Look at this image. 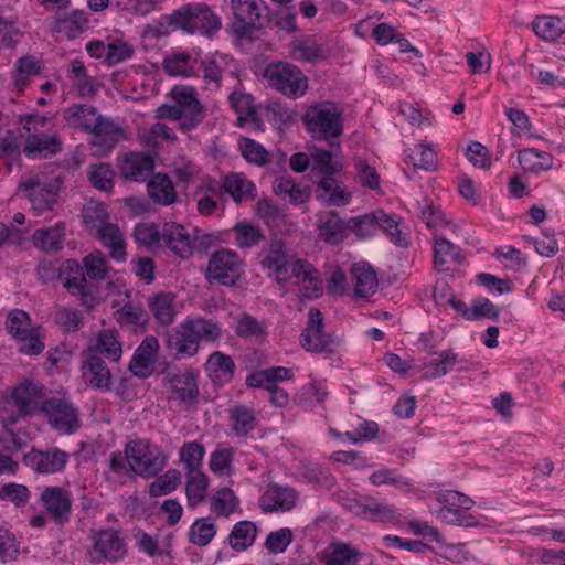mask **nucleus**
I'll list each match as a JSON object with an SVG mask.
<instances>
[{
  "label": "nucleus",
  "instance_id": "37998d69",
  "mask_svg": "<svg viewBox=\"0 0 565 565\" xmlns=\"http://www.w3.org/2000/svg\"><path fill=\"white\" fill-rule=\"evenodd\" d=\"M534 33L544 41H556L565 33V21L558 17H536L532 23Z\"/></svg>",
  "mask_w": 565,
  "mask_h": 565
},
{
  "label": "nucleus",
  "instance_id": "3c124183",
  "mask_svg": "<svg viewBox=\"0 0 565 565\" xmlns=\"http://www.w3.org/2000/svg\"><path fill=\"white\" fill-rule=\"evenodd\" d=\"M96 351L110 361H119L122 348L117 331L111 329L102 330L96 339Z\"/></svg>",
  "mask_w": 565,
  "mask_h": 565
},
{
  "label": "nucleus",
  "instance_id": "9d476101",
  "mask_svg": "<svg viewBox=\"0 0 565 565\" xmlns=\"http://www.w3.org/2000/svg\"><path fill=\"white\" fill-rule=\"evenodd\" d=\"M243 273V262L238 254L231 249L213 253L207 262L205 278L211 284L234 286Z\"/></svg>",
  "mask_w": 565,
  "mask_h": 565
},
{
  "label": "nucleus",
  "instance_id": "a211bd4d",
  "mask_svg": "<svg viewBox=\"0 0 565 565\" xmlns=\"http://www.w3.org/2000/svg\"><path fill=\"white\" fill-rule=\"evenodd\" d=\"M363 507L362 520L391 525H404L405 523V518L397 509L382 499L364 495Z\"/></svg>",
  "mask_w": 565,
  "mask_h": 565
},
{
  "label": "nucleus",
  "instance_id": "aec40b11",
  "mask_svg": "<svg viewBox=\"0 0 565 565\" xmlns=\"http://www.w3.org/2000/svg\"><path fill=\"white\" fill-rule=\"evenodd\" d=\"M66 237V223L60 221L53 226L41 227L31 236L35 248L44 253H58L64 248Z\"/></svg>",
  "mask_w": 565,
  "mask_h": 565
},
{
  "label": "nucleus",
  "instance_id": "09e8293b",
  "mask_svg": "<svg viewBox=\"0 0 565 565\" xmlns=\"http://www.w3.org/2000/svg\"><path fill=\"white\" fill-rule=\"evenodd\" d=\"M518 159L524 170L536 173L551 169L553 164V157L548 152L535 148H525L519 151Z\"/></svg>",
  "mask_w": 565,
  "mask_h": 565
},
{
  "label": "nucleus",
  "instance_id": "f03ea898",
  "mask_svg": "<svg viewBox=\"0 0 565 565\" xmlns=\"http://www.w3.org/2000/svg\"><path fill=\"white\" fill-rule=\"evenodd\" d=\"M303 122L312 137L318 140H332L342 135V111L331 102L310 106L303 116ZM330 146L340 150L339 142L330 141Z\"/></svg>",
  "mask_w": 565,
  "mask_h": 565
},
{
  "label": "nucleus",
  "instance_id": "49530a36",
  "mask_svg": "<svg viewBox=\"0 0 565 565\" xmlns=\"http://www.w3.org/2000/svg\"><path fill=\"white\" fill-rule=\"evenodd\" d=\"M130 458L126 454L120 451L111 452L108 459V472L107 480L116 483L124 484L130 480L135 472L129 466Z\"/></svg>",
  "mask_w": 565,
  "mask_h": 565
},
{
  "label": "nucleus",
  "instance_id": "680f3d73",
  "mask_svg": "<svg viewBox=\"0 0 565 565\" xmlns=\"http://www.w3.org/2000/svg\"><path fill=\"white\" fill-rule=\"evenodd\" d=\"M216 534V525L210 518L194 521L189 531V541L196 546H206Z\"/></svg>",
  "mask_w": 565,
  "mask_h": 565
},
{
  "label": "nucleus",
  "instance_id": "4d7b16f0",
  "mask_svg": "<svg viewBox=\"0 0 565 565\" xmlns=\"http://www.w3.org/2000/svg\"><path fill=\"white\" fill-rule=\"evenodd\" d=\"M204 455L205 448L201 443L196 440L184 443L180 449V460L184 465L185 472L193 473L202 470Z\"/></svg>",
  "mask_w": 565,
  "mask_h": 565
},
{
  "label": "nucleus",
  "instance_id": "f257e3e1",
  "mask_svg": "<svg viewBox=\"0 0 565 565\" xmlns=\"http://www.w3.org/2000/svg\"><path fill=\"white\" fill-rule=\"evenodd\" d=\"M172 105L163 104L156 109V117L179 121V129L188 132L204 119V108L192 86L175 85L171 89Z\"/></svg>",
  "mask_w": 565,
  "mask_h": 565
},
{
  "label": "nucleus",
  "instance_id": "2f4dec72",
  "mask_svg": "<svg viewBox=\"0 0 565 565\" xmlns=\"http://www.w3.org/2000/svg\"><path fill=\"white\" fill-rule=\"evenodd\" d=\"M148 307L161 326H170L177 315L175 297L171 292H158L148 299Z\"/></svg>",
  "mask_w": 565,
  "mask_h": 565
},
{
  "label": "nucleus",
  "instance_id": "f704fd0d",
  "mask_svg": "<svg viewBox=\"0 0 565 565\" xmlns=\"http://www.w3.org/2000/svg\"><path fill=\"white\" fill-rule=\"evenodd\" d=\"M352 284L356 297L367 298L376 291V273L365 263L356 264L352 268Z\"/></svg>",
  "mask_w": 565,
  "mask_h": 565
},
{
  "label": "nucleus",
  "instance_id": "603ef678",
  "mask_svg": "<svg viewBox=\"0 0 565 565\" xmlns=\"http://www.w3.org/2000/svg\"><path fill=\"white\" fill-rule=\"evenodd\" d=\"M458 363V355L452 350H445L434 358L425 362V377L437 379L446 375Z\"/></svg>",
  "mask_w": 565,
  "mask_h": 565
},
{
  "label": "nucleus",
  "instance_id": "f8f14e48",
  "mask_svg": "<svg viewBox=\"0 0 565 565\" xmlns=\"http://www.w3.org/2000/svg\"><path fill=\"white\" fill-rule=\"evenodd\" d=\"M62 282L66 291L79 299L81 306L92 309L90 302L94 285L88 281L78 260L68 258L62 262Z\"/></svg>",
  "mask_w": 565,
  "mask_h": 565
},
{
  "label": "nucleus",
  "instance_id": "b1692460",
  "mask_svg": "<svg viewBox=\"0 0 565 565\" xmlns=\"http://www.w3.org/2000/svg\"><path fill=\"white\" fill-rule=\"evenodd\" d=\"M316 199L329 206H343L350 202L351 193L333 175H327L317 183Z\"/></svg>",
  "mask_w": 565,
  "mask_h": 565
},
{
  "label": "nucleus",
  "instance_id": "c03bdc74",
  "mask_svg": "<svg viewBox=\"0 0 565 565\" xmlns=\"http://www.w3.org/2000/svg\"><path fill=\"white\" fill-rule=\"evenodd\" d=\"M417 204L420 218L428 228L439 231L449 226L452 232H456L458 226L451 224V221L446 217L445 213L438 206H435L427 198Z\"/></svg>",
  "mask_w": 565,
  "mask_h": 565
},
{
  "label": "nucleus",
  "instance_id": "052dcab7",
  "mask_svg": "<svg viewBox=\"0 0 565 565\" xmlns=\"http://www.w3.org/2000/svg\"><path fill=\"white\" fill-rule=\"evenodd\" d=\"M234 241L239 248L258 245L265 237L262 230L248 222H239L233 228Z\"/></svg>",
  "mask_w": 565,
  "mask_h": 565
},
{
  "label": "nucleus",
  "instance_id": "4c0bfd02",
  "mask_svg": "<svg viewBox=\"0 0 565 565\" xmlns=\"http://www.w3.org/2000/svg\"><path fill=\"white\" fill-rule=\"evenodd\" d=\"M88 13L84 10H74L56 19L55 30L65 33L70 39H75L88 29Z\"/></svg>",
  "mask_w": 565,
  "mask_h": 565
},
{
  "label": "nucleus",
  "instance_id": "79ce46f5",
  "mask_svg": "<svg viewBox=\"0 0 565 565\" xmlns=\"http://www.w3.org/2000/svg\"><path fill=\"white\" fill-rule=\"evenodd\" d=\"M89 373V384L93 388L99 391H110L111 373L105 361L96 355L89 356L84 365Z\"/></svg>",
  "mask_w": 565,
  "mask_h": 565
},
{
  "label": "nucleus",
  "instance_id": "423d86ee",
  "mask_svg": "<svg viewBox=\"0 0 565 565\" xmlns=\"http://www.w3.org/2000/svg\"><path fill=\"white\" fill-rule=\"evenodd\" d=\"M260 265L269 278L279 285L287 284L294 273V264L300 258L287 248L282 239H271L260 253Z\"/></svg>",
  "mask_w": 565,
  "mask_h": 565
},
{
  "label": "nucleus",
  "instance_id": "ea45409f",
  "mask_svg": "<svg viewBox=\"0 0 565 565\" xmlns=\"http://www.w3.org/2000/svg\"><path fill=\"white\" fill-rule=\"evenodd\" d=\"M230 423L233 433L238 437H245L256 427L255 411L245 405H236L230 409Z\"/></svg>",
  "mask_w": 565,
  "mask_h": 565
},
{
  "label": "nucleus",
  "instance_id": "a18cd8bd",
  "mask_svg": "<svg viewBox=\"0 0 565 565\" xmlns=\"http://www.w3.org/2000/svg\"><path fill=\"white\" fill-rule=\"evenodd\" d=\"M185 478L188 505L194 508L205 499L210 480L202 470L193 473L185 472Z\"/></svg>",
  "mask_w": 565,
  "mask_h": 565
},
{
  "label": "nucleus",
  "instance_id": "4be33fe9",
  "mask_svg": "<svg viewBox=\"0 0 565 565\" xmlns=\"http://www.w3.org/2000/svg\"><path fill=\"white\" fill-rule=\"evenodd\" d=\"M154 169L153 158L143 152H129L120 163L122 177L130 181L143 182Z\"/></svg>",
  "mask_w": 565,
  "mask_h": 565
},
{
  "label": "nucleus",
  "instance_id": "6e6d98bb",
  "mask_svg": "<svg viewBox=\"0 0 565 565\" xmlns=\"http://www.w3.org/2000/svg\"><path fill=\"white\" fill-rule=\"evenodd\" d=\"M191 60L186 52L172 53L164 57L162 67L169 75L191 77L195 74Z\"/></svg>",
  "mask_w": 565,
  "mask_h": 565
},
{
  "label": "nucleus",
  "instance_id": "39448f33",
  "mask_svg": "<svg viewBox=\"0 0 565 565\" xmlns=\"http://www.w3.org/2000/svg\"><path fill=\"white\" fill-rule=\"evenodd\" d=\"M126 454L130 458L129 466L135 475L151 478L167 466V456L162 449L147 439H138L126 445Z\"/></svg>",
  "mask_w": 565,
  "mask_h": 565
},
{
  "label": "nucleus",
  "instance_id": "4468645a",
  "mask_svg": "<svg viewBox=\"0 0 565 565\" xmlns=\"http://www.w3.org/2000/svg\"><path fill=\"white\" fill-rule=\"evenodd\" d=\"M68 460L70 455L57 447H51L45 450L32 448L23 458L24 463L29 468L43 475H52L62 471Z\"/></svg>",
  "mask_w": 565,
  "mask_h": 565
},
{
  "label": "nucleus",
  "instance_id": "20e7f679",
  "mask_svg": "<svg viewBox=\"0 0 565 565\" xmlns=\"http://www.w3.org/2000/svg\"><path fill=\"white\" fill-rule=\"evenodd\" d=\"M264 76L269 86L288 98H299L308 90V77L296 65L288 62H274L266 66Z\"/></svg>",
  "mask_w": 565,
  "mask_h": 565
},
{
  "label": "nucleus",
  "instance_id": "6e6552de",
  "mask_svg": "<svg viewBox=\"0 0 565 565\" xmlns=\"http://www.w3.org/2000/svg\"><path fill=\"white\" fill-rule=\"evenodd\" d=\"M92 545L88 550L90 563H116L127 555V542L118 530L113 527L92 531Z\"/></svg>",
  "mask_w": 565,
  "mask_h": 565
},
{
  "label": "nucleus",
  "instance_id": "72a5a7b5",
  "mask_svg": "<svg viewBox=\"0 0 565 565\" xmlns=\"http://www.w3.org/2000/svg\"><path fill=\"white\" fill-rule=\"evenodd\" d=\"M147 191L150 199L164 206L171 205L177 200V192L170 178L164 173L153 174L148 181Z\"/></svg>",
  "mask_w": 565,
  "mask_h": 565
},
{
  "label": "nucleus",
  "instance_id": "412c9836",
  "mask_svg": "<svg viewBox=\"0 0 565 565\" xmlns=\"http://www.w3.org/2000/svg\"><path fill=\"white\" fill-rule=\"evenodd\" d=\"M162 241L169 249L181 258H189L192 255L194 239L181 224L164 223L162 225Z\"/></svg>",
  "mask_w": 565,
  "mask_h": 565
},
{
  "label": "nucleus",
  "instance_id": "cd10ccee",
  "mask_svg": "<svg viewBox=\"0 0 565 565\" xmlns=\"http://www.w3.org/2000/svg\"><path fill=\"white\" fill-rule=\"evenodd\" d=\"M167 380L171 384V392L174 398L184 404L198 402L199 386L194 372L185 371L184 373L168 374Z\"/></svg>",
  "mask_w": 565,
  "mask_h": 565
},
{
  "label": "nucleus",
  "instance_id": "de8ad7c7",
  "mask_svg": "<svg viewBox=\"0 0 565 565\" xmlns=\"http://www.w3.org/2000/svg\"><path fill=\"white\" fill-rule=\"evenodd\" d=\"M312 170H317L322 177L334 175L342 170V163L335 158L333 151L312 146L310 148Z\"/></svg>",
  "mask_w": 565,
  "mask_h": 565
},
{
  "label": "nucleus",
  "instance_id": "393cba45",
  "mask_svg": "<svg viewBox=\"0 0 565 565\" xmlns=\"http://www.w3.org/2000/svg\"><path fill=\"white\" fill-rule=\"evenodd\" d=\"M192 10V33H201L213 36L222 28V20L216 12L206 3L193 2Z\"/></svg>",
  "mask_w": 565,
  "mask_h": 565
},
{
  "label": "nucleus",
  "instance_id": "58836bf2",
  "mask_svg": "<svg viewBox=\"0 0 565 565\" xmlns=\"http://www.w3.org/2000/svg\"><path fill=\"white\" fill-rule=\"evenodd\" d=\"M257 533L258 529L254 522L238 521L228 535V544L236 552L246 551L254 544Z\"/></svg>",
  "mask_w": 565,
  "mask_h": 565
},
{
  "label": "nucleus",
  "instance_id": "c756f323",
  "mask_svg": "<svg viewBox=\"0 0 565 565\" xmlns=\"http://www.w3.org/2000/svg\"><path fill=\"white\" fill-rule=\"evenodd\" d=\"M96 237L109 250V256L117 262L126 260V241L119 226L107 223L96 231Z\"/></svg>",
  "mask_w": 565,
  "mask_h": 565
},
{
  "label": "nucleus",
  "instance_id": "9b49d317",
  "mask_svg": "<svg viewBox=\"0 0 565 565\" xmlns=\"http://www.w3.org/2000/svg\"><path fill=\"white\" fill-rule=\"evenodd\" d=\"M40 409L51 427L61 434L71 435L81 427L79 411L67 398L51 397L42 401Z\"/></svg>",
  "mask_w": 565,
  "mask_h": 565
},
{
  "label": "nucleus",
  "instance_id": "5701e85b",
  "mask_svg": "<svg viewBox=\"0 0 565 565\" xmlns=\"http://www.w3.org/2000/svg\"><path fill=\"white\" fill-rule=\"evenodd\" d=\"M62 151V140L56 134H30L23 153L29 158H49Z\"/></svg>",
  "mask_w": 565,
  "mask_h": 565
},
{
  "label": "nucleus",
  "instance_id": "338daca9",
  "mask_svg": "<svg viewBox=\"0 0 565 565\" xmlns=\"http://www.w3.org/2000/svg\"><path fill=\"white\" fill-rule=\"evenodd\" d=\"M436 514L440 520L450 525L465 527H476L480 525L479 521L473 515L447 504H441V507L436 511Z\"/></svg>",
  "mask_w": 565,
  "mask_h": 565
},
{
  "label": "nucleus",
  "instance_id": "c85d7f7f",
  "mask_svg": "<svg viewBox=\"0 0 565 565\" xmlns=\"http://www.w3.org/2000/svg\"><path fill=\"white\" fill-rule=\"evenodd\" d=\"M204 371L213 383L224 385L233 379L235 363L230 355L215 351L209 355Z\"/></svg>",
  "mask_w": 565,
  "mask_h": 565
},
{
  "label": "nucleus",
  "instance_id": "13d9d810",
  "mask_svg": "<svg viewBox=\"0 0 565 565\" xmlns=\"http://www.w3.org/2000/svg\"><path fill=\"white\" fill-rule=\"evenodd\" d=\"M36 397L38 390L32 383H21L12 393L14 404L24 415H30L38 408Z\"/></svg>",
  "mask_w": 565,
  "mask_h": 565
},
{
  "label": "nucleus",
  "instance_id": "864d4df0",
  "mask_svg": "<svg viewBox=\"0 0 565 565\" xmlns=\"http://www.w3.org/2000/svg\"><path fill=\"white\" fill-rule=\"evenodd\" d=\"M361 552L345 543H332L326 555V565H358Z\"/></svg>",
  "mask_w": 565,
  "mask_h": 565
},
{
  "label": "nucleus",
  "instance_id": "8fccbe9b",
  "mask_svg": "<svg viewBox=\"0 0 565 565\" xmlns=\"http://www.w3.org/2000/svg\"><path fill=\"white\" fill-rule=\"evenodd\" d=\"M82 263L86 278L93 285L94 281H103L107 278L110 267L105 255L99 250L86 255Z\"/></svg>",
  "mask_w": 565,
  "mask_h": 565
},
{
  "label": "nucleus",
  "instance_id": "bf43d9fd",
  "mask_svg": "<svg viewBox=\"0 0 565 565\" xmlns=\"http://www.w3.org/2000/svg\"><path fill=\"white\" fill-rule=\"evenodd\" d=\"M405 161L414 168L426 171H434L437 168L436 152L424 145H416L413 149L406 151Z\"/></svg>",
  "mask_w": 565,
  "mask_h": 565
},
{
  "label": "nucleus",
  "instance_id": "ddd939ff",
  "mask_svg": "<svg viewBox=\"0 0 565 565\" xmlns=\"http://www.w3.org/2000/svg\"><path fill=\"white\" fill-rule=\"evenodd\" d=\"M40 501L57 526H64L71 521L73 502L68 490L55 486L46 487L40 495Z\"/></svg>",
  "mask_w": 565,
  "mask_h": 565
},
{
  "label": "nucleus",
  "instance_id": "a19ab883",
  "mask_svg": "<svg viewBox=\"0 0 565 565\" xmlns=\"http://www.w3.org/2000/svg\"><path fill=\"white\" fill-rule=\"evenodd\" d=\"M223 188L235 202L254 199L256 186L242 173H231L225 177Z\"/></svg>",
  "mask_w": 565,
  "mask_h": 565
},
{
  "label": "nucleus",
  "instance_id": "5fc2aeb1",
  "mask_svg": "<svg viewBox=\"0 0 565 565\" xmlns=\"http://www.w3.org/2000/svg\"><path fill=\"white\" fill-rule=\"evenodd\" d=\"M273 190L277 195L294 204L303 203L308 198L305 189L289 177L276 178L273 183Z\"/></svg>",
  "mask_w": 565,
  "mask_h": 565
},
{
  "label": "nucleus",
  "instance_id": "473e14b6",
  "mask_svg": "<svg viewBox=\"0 0 565 565\" xmlns=\"http://www.w3.org/2000/svg\"><path fill=\"white\" fill-rule=\"evenodd\" d=\"M100 116L97 109L89 105H73L63 113L64 119L71 127L82 128L89 134L96 127L97 120H100Z\"/></svg>",
  "mask_w": 565,
  "mask_h": 565
},
{
  "label": "nucleus",
  "instance_id": "e2e57ef3",
  "mask_svg": "<svg viewBox=\"0 0 565 565\" xmlns=\"http://www.w3.org/2000/svg\"><path fill=\"white\" fill-rule=\"evenodd\" d=\"M238 504V500L230 488H221L211 498V510L217 516H228Z\"/></svg>",
  "mask_w": 565,
  "mask_h": 565
},
{
  "label": "nucleus",
  "instance_id": "f3484780",
  "mask_svg": "<svg viewBox=\"0 0 565 565\" xmlns=\"http://www.w3.org/2000/svg\"><path fill=\"white\" fill-rule=\"evenodd\" d=\"M317 236L329 245L342 243L348 233V221L342 220L337 211H321L317 214Z\"/></svg>",
  "mask_w": 565,
  "mask_h": 565
},
{
  "label": "nucleus",
  "instance_id": "dca6fc26",
  "mask_svg": "<svg viewBox=\"0 0 565 565\" xmlns=\"http://www.w3.org/2000/svg\"><path fill=\"white\" fill-rule=\"evenodd\" d=\"M160 344L156 337L147 335L137 347L130 362L129 371L138 379H148L154 372Z\"/></svg>",
  "mask_w": 565,
  "mask_h": 565
},
{
  "label": "nucleus",
  "instance_id": "bb28decb",
  "mask_svg": "<svg viewBox=\"0 0 565 565\" xmlns=\"http://www.w3.org/2000/svg\"><path fill=\"white\" fill-rule=\"evenodd\" d=\"M90 134L93 135L92 143L103 153H107L119 141L122 135V129L110 118L100 116V120H97L96 127Z\"/></svg>",
  "mask_w": 565,
  "mask_h": 565
},
{
  "label": "nucleus",
  "instance_id": "1a4fd4ad",
  "mask_svg": "<svg viewBox=\"0 0 565 565\" xmlns=\"http://www.w3.org/2000/svg\"><path fill=\"white\" fill-rule=\"evenodd\" d=\"M231 10L232 31L239 38L252 35L267 21V6L264 0H231Z\"/></svg>",
  "mask_w": 565,
  "mask_h": 565
},
{
  "label": "nucleus",
  "instance_id": "774afa93",
  "mask_svg": "<svg viewBox=\"0 0 565 565\" xmlns=\"http://www.w3.org/2000/svg\"><path fill=\"white\" fill-rule=\"evenodd\" d=\"M181 482V473L177 469H169L149 486L151 497H161L171 493Z\"/></svg>",
  "mask_w": 565,
  "mask_h": 565
},
{
  "label": "nucleus",
  "instance_id": "2eb2a0df",
  "mask_svg": "<svg viewBox=\"0 0 565 565\" xmlns=\"http://www.w3.org/2000/svg\"><path fill=\"white\" fill-rule=\"evenodd\" d=\"M298 492L289 486L270 482L259 498V508L266 513L287 512L297 505Z\"/></svg>",
  "mask_w": 565,
  "mask_h": 565
},
{
  "label": "nucleus",
  "instance_id": "7ed1b4c3",
  "mask_svg": "<svg viewBox=\"0 0 565 565\" xmlns=\"http://www.w3.org/2000/svg\"><path fill=\"white\" fill-rule=\"evenodd\" d=\"M63 181L60 177L49 178L43 173L31 175L20 182L18 193L31 204L35 215L53 211L62 190Z\"/></svg>",
  "mask_w": 565,
  "mask_h": 565
},
{
  "label": "nucleus",
  "instance_id": "0eeeda50",
  "mask_svg": "<svg viewBox=\"0 0 565 565\" xmlns=\"http://www.w3.org/2000/svg\"><path fill=\"white\" fill-rule=\"evenodd\" d=\"M323 316L317 308L308 312L307 327L300 335V343L309 352L322 354L326 358L333 355L340 347L341 340L333 333L324 332Z\"/></svg>",
  "mask_w": 565,
  "mask_h": 565
},
{
  "label": "nucleus",
  "instance_id": "a878e982",
  "mask_svg": "<svg viewBox=\"0 0 565 565\" xmlns=\"http://www.w3.org/2000/svg\"><path fill=\"white\" fill-rule=\"evenodd\" d=\"M291 277L298 279L301 292L307 298H318L322 295V281L318 270L306 259H299L294 264Z\"/></svg>",
  "mask_w": 565,
  "mask_h": 565
},
{
  "label": "nucleus",
  "instance_id": "69168bd1",
  "mask_svg": "<svg viewBox=\"0 0 565 565\" xmlns=\"http://www.w3.org/2000/svg\"><path fill=\"white\" fill-rule=\"evenodd\" d=\"M460 248L443 236L434 237V262L443 266L449 262H460Z\"/></svg>",
  "mask_w": 565,
  "mask_h": 565
},
{
  "label": "nucleus",
  "instance_id": "e433bc0d",
  "mask_svg": "<svg viewBox=\"0 0 565 565\" xmlns=\"http://www.w3.org/2000/svg\"><path fill=\"white\" fill-rule=\"evenodd\" d=\"M383 217V210L351 217L348 220V231L354 233L359 238L372 237L379 230V222H387Z\"/></svg>",
  "mask_w": 565,
  "mask_h": 565
},
{
  "label": "nucleus",
  "instance_id": "7c9ffc66",
  "mask_svg": "<svg viewBox=\"0 0 565 565\" xmlns=\"http://www.w3.org/2000/svg\"><path fill=\"white\" fill-rule=\"evenodd\" d=\"M182 322L199 344L201 341H216L222 335L220 323L213 319H207L201 316H188Z\"/></svg>",
  "mask_w": 565,
  "mask_h": 565
},
{
  "label": "nucleus",
  "instance_id": "c9c22d12",
  "mask_svg": "<svg viewBox=\"0 0 565 565\" xmlns=\"http://www.w3.org/2000/svg\"><path fill=\"white\" fill-rule=\"evenodd\" d=\"M288 47L290 57L297 62L316 63L324 57L321 46L313 36L297 38Z\"/></svg>",
  "mask_w": 565,
  "mask_h": 565
},
{
  "label": "nucleus",
  "instance_id": "0e129e2a",
  "mask_svg": "<svg viewBox=\"0 0 565 565\" xmlns=\"http://www.w3.org/2000/svg\"><path fill=\"white\" fill-rule=\"evenodd\" d=\"M132 235L138 244L154 249L162 241V227L154 223H140L135 226Z\"/></svg>",
  "mask_w": 565,
  "mask_h": 565
},
{
  "label": "nucleus",
  "instance_id": "6ab92c4d",
  "mask_svg": "<svg viewBox=\"0 0 565 565\" xmlns=\"http://www.w3.org/2000/svg\"><path fill=\"white\" fill-rule=\"evenodd\" d=\"M166 348L174 360H183L194 356L200 350V344L181 322L167 335Z\"/></svg>",
  "mask_w": 565,
  "mask_h": 565
}]
</instances>
